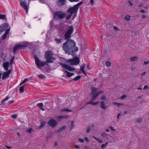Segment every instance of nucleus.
<instances>
[{
    "label": "nucleus",
    "instance_id": "1",
    "mask_svg": "<svg viewBox=\"0 0 149 149\" xmlns=\"http://www.w3.org/2000/svg\"><path fill=\"white\" fill-rule=\"evenodd\" d=\"M75 41L69 39L67 40L63 44L62 48L65 53L70 55L74 52H76L78 50L79 48L77 47H75Z\"/></svg>",
    "mask_w": 149,
    "mask_h": 149
},
{
    "label": "nucleus",
    "instance_id": "2",
    "mask_svg": "<svg viewBox=\"0 0 149 149\" xmlns=\"http://www.w3.org/2000/svg\"><path fill=\"white\" fill-rule=\"evenodd\" d=\"M73 32V27L71 25L69 27L67 30L64 33L63 38L65 40H68L72 37V34Z\"/></svg>",
    "mask_w": 149,
    "mask_h": 149
},
{
    "label": "nucleus",
    "instance_id": "3",
    "mask_svg": "<svg viewBox=\"0 0 149 149\" xmlns=\"http://www.w3.org/2000/svg\"><path fill=\"white\" fill-rule=\"evenodd\" d=\"M65 15V13L62 11H57L54 14V18L56 20L61 19H63Z\"/></svg>",
    "mask_w": 149,
    "mask_h": 149
},
{
    "label": "nucleus",
    "instance_id": "4",
    "mask_svg": "<svg viewBox=\"0 0 149 149\" xmlns=\"http://www.w3.org/2000/svg\"><path fill=\"white\" fill-rule=\"evenodd\" d=\"M52 54L49 51H47L46 52L45 57L46 59V62L49 63L52 62L53 61V58H52Z\"/></svg>",
    "mask_w": 149,
    "mask_h": 149
},
{
    "label": "nucleus",
    "instance_id": "5",
    "mask_svg": "<svg viewBox=\"0 0 149 149\" xmlns=\"http://www.w3.org/2000/svg\"><path fill=\"white\" fill-rule=\"evenodd\" d=\"M34 59L36 64L38 68L44 66L46 64L45 62L40 60L36 55L34 56Z\"/></svg>",
    "mask_w": 149,
    "mask_h": 149
},
{
    "label": "nucleus",
    "instance_id": "6",
    "mask_svg": "<svg viewBox=\"0 0 149 149\" xmlns=\"http://www.w3.org/2000/svg\"><path fill=\"white\" fill-rule=\"evenodd\" d=\"M104 91H100L96 92L91 97V100L89 101L88 103L86 104V105L87 104H91L92 105L93 103V101L98 96L99 94L103 93Z\"/></svg>",
    "mask_w": 149,
    "mask_h": 149
},
{
    "label": "nucleus",
    "instance_id": "7",
    "mask_svg": "<svg viewBox=\"0 0 149 149\" xmlns=\"http://www.w3.org/2000/svg\"><path fill=\"white\" fill-rule=\"evenodd\" d=\"M79 7L77 5H74L73 7H71L69 8L67 10L68 13L72 15L74 13H76L78 11Z\"/></svg>",
    "mask_w": 149,
    "mask_h": 149
},
{
    "label": "nucleus",
    "instance_id": "8",
    "mask_svg": "<svg viewBox=\"0 0 149 149\" xmlns=\"http://www.w3.org/2000/svg\"><path fill=\"white\" fill-rule=\"evenodd\" d=\"M20 4L21 6L24 9L26 13H27L28 12V7L26 1L25 0H21Z\"/></svg>",
    "mask_w": 149,
    "mask_h": 149
},
{
    "label": "nucleus",
    "instance_id": "9",
    "mask_svg": "<svg viewBox=\"0 0 149 149\" xmlns=\"http://www.w3.org/2000/svg\"><path fill=\"white\" fill-rule=\"evenodd\" d=\"M12 72V70H10L7 72H5L3 73L2 79H4L9 77L10 74Z\"/></svg>",
    "mask_w": 149,
    "mask_h": 149
},
{
    "label": "nucleus",
    "instance_id": "10",
    "mask_svg": "<svg viewBox=\"0 0 149 149\" xmlns=\"http://www.w3.org/2000/svg\"><path fill=\"white\" fill-rule=\"evenodd\" d=\"M25 47L24 45H22L19 44L16 45L13 48V52L14 53H15L20 49Z\"/></svg>",
    "mask_w": 149,
    "mask_h": 149
},
{
    "label": "nucleus",
    "instance_id": "11",
    "mask_svg": "<svg viewBox=\"0 0 149 149\" xmlns=\"http://www.w3.org/2000/svg\"><path fill=\"white\" fill-rule=\"evenodd\" d=\"M79 58L77 57L70 60V64L72 65H77L79 63Z\"/></svg>",
    "mask_w": 149,
    "mask_h": 149
},
{
    "label": "nucleus",
    "instance_id": "12",
    "mask_svg": "<svg viewBox=\"0 0 149 149\" xmlns=\"http://www.w3.org/2000/svg\"><path fill=\"white\" fill-rule=\"evenodd\" d=\"M48 124L50 126L52 127H54L56 125L57 123L54 119H51L48 122Z\"/></svg>",
    "mask_w": 149,
    "mask_h": 149
},
{
    "label": "nucleus",
    "instance_id": "13",
    "mask_svg": "<svg viewBox=\"0 0 149 149\" xmlns=\"http://www.w3.org/2000/svg\"><path fill=\"white\" fill-rule=\"evenodd\" d=\"M9 62L8 61L4 62L3 63V66L5 70L6 71H8V68L9 67Z\"/></svg>",
    "mask_w": 149,
    "mask_h": 149
},
{
    "label": "nucleus",
    "instance_id": "14",
    "mask_svg": "<svg viewBox=\"0 0 149 149\" xmlns=\"http://www.w3.org/2000/svg\"><path fill=\"white\" fill-rule=\"evenodd\" d=\"M66 0H58V5L61 6L64 5L66 3Z\"/></svg>",
    "mask_w": 149,
    "mask_h": 149
},
{
    "label": "nucleus",
    "instance_id": "15",
    "mask_svg": "<svg viewBox=\"0 0 149 149\" xmlns=\"http://www.w3.org/2000/svg\"><path fill=\"white\" fill-rule=\"evenodd\" d=\"M68 116H60L56 117L57 120L60 121L62 119H66L68 118Z\"/></svg>",
    "mask_w": 149,
    "mask_h": 149
},
{
    "label": "nucleus",
    "instance_id": "16",
    "mask_svg": "<svg viewBox=\"0 0 149 149\" xmlns=\"http://www.w3.org/2000/svg\"><path fill=\"white\" fill-rule=\"evenodd\" d=\"M85 64H82L80 67V70L83 72V73L86 75V74L84 70V69L85 68Z\"/></svg>",
    "mask_w": 149,
    "mask_h": 149
},
{
    "label": "nucleus",
    "instance_id": "17",
    "mask_svg": "<svg viewBox=\"0 0 149 149\" xmlns=\"http://www.w3.org/2000/svg\"><path fill=\"white\" fill-rule=\"evenodd\" d=\"M26 89L25 85H24L19 87V91L21 93H23L24 91Z\"/></svg>",
    "mask_w": 149,
    "mask_h": 149
},
{
    "label": "nucleus",
    "instance_id": "18",
    "mask_svg": "<svg viewBox=\"0 0 149 149\" xmlns=\"http://www.w3.org/2000/svg\"><path fill=\"white\" fill-rule=\"evenodd\" d=\"M101 107V108L105 109L107 106L106 105L104 102L103 101H101L100 102Z\"/></svg>",
    "mask_w": 149,
    "mask_h": 149
},
{
    "label": "nucleus",
    "instance_id": "19",
    "mask_svg": "<svg viewBox=\"0 0 149 149\" xmlns=\"http://www.w3.org/2000/svg\"><path fill=\"white\" fill-rule=\"evenodd\" d=\"M65 67L67 70L70 71H72L75 70V68L67 65H66Z\"/></svg>",
    "mask_w": 149,
    "mask_h": 149
},
{
    "label": "nucleus",
    "instance_id": "20",
    "mask_svg": "<svg viewBox=\"0 0 149 149\" xmlns=\"http://www.w3.org/2000/svg\"><path fill=\"white\" fill-rule=\"evenodd\" d=\"M65 75L68 77H70L73 75L74 74V73L70 72L67 70L65 71Z\"/></svg>",
    "mask_w": 149,
    "mask_h": 149
},
{
    "label": "nucleus",
    "instance_id": "21",
    "mask_svg": "<svg viewBox=\"0 0 149 149\" xmlns=\"http://www.w3.org/2000/svg\"><path fill=\"white\" fill-rule=\"evenodd\" d=\"M98 89L94 87H92L91 88V95H92L93 94L97 91Z\"/></svg>",
    "mask_w": 149,
    "mask_h": 149
},
{
    "label": "nucleus",
    "instance_id": "22",
    "mask_svg": "<svg viewBox=\"0 0 149 149\" xmlns=\"http://www.w3.org/2000/svg\"><path fill=\"white\" fill-rule=\"evenodd\" d=\"M43 103H38L37 104V106L41 109L42 111H44V109L43 108Z\"/></svg>",
    "mask_w": 149,
    "mask_h": 149
},
{
    "label": "nucleus",
    "instance_id": "23",
    "mask_svg": "<svg viewBox=\"0 0 149 149\" xmlns=\"http://www.w3.org/2000/svg\"><path fill=\"white\" fill-rule=\"evenodd\" d=\"M72 111V110H70L68 108H64L63 109H61L60 110V112L61 113L65 111H67V112H71Z\"/></svg>",
    "mask_w": 149,
    "mask_h": 149
},
{
    "label": "nucleus",
    "instance_id": "24",
    "mask_svg": "<svg viewBox=\"0 0 149 149\" xmlns=\"http://www.w3.org/2000/svg\"><path fill=\"white\" fill-rule=\"evenodd\" d=\"M55 40L58 44L61 43L62 42V39L60 38L58 39L57 38H55Z\"/></svg>",
    "mask_w": 149,
    "mask_h": 149
},
{
    "label": "nucleus",
    "instance_id": "25",
    "mask_svg": "<svg viewBox=\"0 0 149 149\" xmlns=\"http://www.w3.org/2000/svg\"><path fill=\"white\" fill-rule=\"evenodd\" d=\"M37 77L41 79H44L45 78V76L42 74L38 75Z\"/></svg>",
    "mask_w": 149,
    "mask_h": 149
},
{
    "label": "nucleus",
    "instance_id": "26",
    "mask_svg": "<svg viewBox=\"0 0 149 149\" xmlns=\"http://www.w3.org/2000/svg\"><path fill=\"white\" fill-rule=\"evenodd\" d=\"M66 128V126L65 125H63L61 126L58 130V132H60L61 131L65 129Z\"/></svg>",
    "mask_w": 149,
    "mask_h": 149
},
{
    "label": "nucleus",
    "instance_id": "27",
    "mask_svg": "<svg viewBox=\"0 0 149 149\" xmlns=\"http://www.w3.org/2000/svg\"><path fill=\"white\" fill-rule=\"evenodd\" d=\"M15 57L13 56L12 57V58L10 59L9 61H10V63H9V64L10 65H12L13 63V62L14 61V59H15Z\"/></svg>",
    "mask_w": 149,
    "mask_h": 149
},
{
    "label": "nucleus",
    "instance_id": "28",
    "mask_svg": "<svg viewBox=\"0 0 149 149\" xmlns=\"http://www.w3.org/2000/svg\"><path fill=\"white\" fill-rule=\"evenodd\" d=\"M81 77V76L80 75H78L74 77L73 79V80L75 81H77L79 80V79H80Z\"/></svg>",
    "mask_w": 149,
    "mask_h": 149
},
{
    "label": "nucleus",
    "instance_id": "29",
    "mask_svg": "<svg viewBox=\"0 0 149 149\" xmlns=\"http://www.w3.org/2000/svg\"><path fill=\"white\" fill-rule=\"evenodd\" d=\"M46 124V123L45 121H41L40 123V128L44 126Z\"/></svg>",
    "mask_w": 149,
    "mask_h": 149
},
{
    "label": "nucleus",
    "instance_id": "30",
    "mask_svg": "<svg viewBox=\"0 0 149 149\" xmlns=\"http://www.w3.org/2000/svg\"><path fill=\"white\" fill-rule=\"evenodd\" d=\"M108 143V142H106L105 143H103L101 145V148L103 149L105 148L107 146Z\"/></svg>",
    "mask_w": 149,
    "mask_h": 149
},
{
    "label": "nucleus",
    "instance_id": "31",
    "mask_svg": "<svg viewBox=\"0 0 149 149\" xmlns=\"http://www.w3.org/2000/svg\"><path fill=\"white\" fill-rule=\"evenodd\" d=\"M9 98V97L8 96H7L6 98H5L4 99L2 100L1 101V103H3L4 102L7 101L8 100Z\"/></svg>",
    "mask_w": 149,
    "mask_h": 149
},
{
    "label": "nucleus",
    "instance_id": "32",
    "mask_svg": "<svg viewBox=\"0 0 149 149\" xmlns=\"http://www.w3.org/2000/svg\"><path fill=\"white\" fill-rule=\"evenodd\" d=\"M137 59V57L136 56H134L131 58L130 59L131 61H134Z\"/></svg>",
    "mask_w": 149,
    "mask_h": 149
},
{
    "label": "nucleus",
    "instance_id": "33",
    "mask_svg": "<svg viewBox=\"0 0 149 149\" xmlns=\"http://www.w3.org/2000/svg\"><path fill=\"white\" fill-rule=\"evenodd\" d=\"M29 79H25L20 84H24L29 80Z\"/></svg>",
    "mask_w": 149,
    "mask_h": 149
},
{
    "label": "nucleus",
    "instance_id": "34",
    "mask_svg": "<svg viewBox=\"0 0 149 149\" xmlns=\"http://www.w3.org/2000/svg\"><path fill=\"white\" fill-rule=\"evenodd\" d=\"M7 35V34H6L5 33H4L3 35L2 36L1 39L2 40H4V39H5L6 38Z\"/></svg>",
    "mask_w": 149,
    "mask_h": 149
},
{
    "label": "nucleus",
    "instance_id": "35",
    "mask_svg": "<svg viewBox=\"0 0 149 149\" xmlns=\"http://www.w3.org/2000/svg\"><path fill=\"white\" fill-rule=\"evenodd\" d=\"M106 64L108 66H111V63L110 62L108 61H106Z\"/></svg>",
    "mask_w": 149,
    "mask_h": 149
},
{
    "label": "nucleus",
    "instance_id": "36",
    "mask_svg": "<svg viewBox=\"0 0 149 149\" xmlns=\"http://www.w3.org/2000/svg\"><path fill=\"white\" fill-rule=\"evenodd\" d=\"M72 15L70 14V13L69 15H68L66 17V20H68L69 19H70Z\"/></svg>",
    "mask_w": 149,
    "mask_h": 149
},
{
    "label": "nucleus",
    "instance_id": "37",
    "mask_svg": "<svg viewBox=\"0 0 149 149\" xmlns=\"http://www.w3.org/2000/svg\"><path fill=\"white\" fill-rule=\"evenodd\" d=\"M130 18V17L129 15H126L125 17V19L127 20H129Z\"/></svg>",
    "mask_w": 149,
    "mask_h": 149
},
{
    "label": "nucleus",
    "instance_id": "38",
    "mask_svg": "<svg viewBox=\"0 0 149 149\" xmlns=\"http://www.w3.org/2000/svg\"><path fill=\"white\" fill-rule=\"evenodd\" d=\"M14 102V101L13 100H11L10 101H9L8 102L7 104V105L8 106H9L11 104L13 103Z\"/></svg>",
    "mask_w": 149,
    "mask_h": 149
},
{
    "label": "nucleus",
    "instance_id": "39",
    "mask_svg": "<svg viewBox=\"0 0 149 149\" xmlns=\"http://www.w3.org/2000/svg\"><path fill=\"white\" fill-rule=\"evenodd\" d=\"M17 117V114L12 115L11 116V117L13 118H15Z\"/></svg>",
    "mask_w": 149,
    "mask_h": 149
},
{
    "label": "nucleus",
    "instance_id": "40",
    "mask_svg": "<svg viewBox=\"0 0 149 149\" xmlns=\"http://www.w3.org/2000/svg\"><path fill=\"white\" fill-rule=\"evenodd\" d=\"M10 31V28H9L7 30H6L5 31L4 33H5L7 35L9 33Z\"/></svg>",
    "mask_w": 149,
    "mask_h": 149
},
{
    "label": "nucleus",
    "instance_id": "41",
    "mask_svg": "<svg viewBox=\"0 0 149 149\" xmlns=\"http://www.w3.org/2000/svg\"><path fill=\"white\" fill-rule=\"evenodd\" d=\"M99 103V102L97 101L95 102H93L92 103V105H96L98 104Z\"/></svg>",
    "mask_w": 149,
    "mask_h": 149
},
{
    "label": "nucleus",
    "instance_id": "42",
    "mask_svg": "<svg viewBox=\"0 0 149 149\" xmlns=\"http://www.w3.org/2000/svg\"><path fill=\"white\" fill-rule=\"evenodd\" d=\"M32 130V128H30L29 129L27 130V132L28 133H31Z\"/></svg>",
    "mask_w": 149,
    "mask_h": 149
},
{
    "label": "nucleus",
    "instance_id": "43",
    "mask_svg": "<svg viewBox=\"0 0 149 149\" xmlns=\"http://www.w3.org/2000/svg\"><path fill=\"white\" fill-rule=\"evenodd\" d=\"M106 98V97L104 95L102 96L101 97V99L102 100H104Z\"/></svg>",
    "mask_w": 149,
    "mask_h": 149
},
{
    "label": "nucleus",
    "instance_id": "44",
    "mask_svg": "<svg viewBox=\"0 0 149 149\" xmlns=\"http://www.w3.org/2000/svg\"><path fill=\"white\" fill-rule=\"evenodd\" d=\"M70 2H77L79 1V0H68Z\"/></svg>",
    "mask_w": 149,
    "mask_h": 149
},
{
    "label": "nucleus",
    "instance_id": "45",
    "mask_svg": "<svg viewBox=\"0 0 149 149\" xmlns=\"http://www.w3.org/2000/svg\"><path fill=\"white\" fill-rule=\"evenodd\" d=\"M79 140L81 142H83L84 141V140L83 139L79 138Z\"/></svg>",
    "mask_w": 149,
    "mask_h": 149
},
{
    "label": "nucleus",
    "instance_id": "46",
    "mask_svg": "<svg viewBox=\"0 0 149 149\" xmlns=\"http://www.w3.org/2000/svg\"><path fill=\"white\" fill-rule=\"evenodd\" d=\"M149 63V61H144L143 62V64L144 65H146Z\"/></svg>",
    "mask_w": 149,
    "mask_h": 149
},
{
    "label": "nucleus",
    "instance_id": "47",
    "mask_svg": "<svg viewBox=\"0 0 149 149\" xmlns=\"http://www.w3.org/2000/svg\"><path fill=\"white\" fill-rule=\"evenodd\" d=\"M107 135V134L105 133H102V136H103V137H104L105 136H106Z\"/></svg>",
    "mask_w": 149,
    "mask_h": 149
},
{
    "label": "nucleus",
    "instance_id": "48",
    "mask_svg": "<svg viewBox=\"0 0 149 149\" xmlns=\"http://www.w3.org/2000/svg\"><path fill=\"white\" fill-rule=\"evenodd\" d=\"M84 139H85V141H86L87 142H88L89 141L87 137H86L84 138Z\"/></svg>",
    "mask_w": 149,
    "mask_h": 149
},
{
    "label": "nucleus",
    "instance_id": "49",
    "mask_svg": "<svg viewBox=\"0 0 149 149\" xmlns=\"http://www.w3.org/2000/svg\"><path fill=\"white\" fill-rule=\"evenodd\" d=\"M126 97V96L125 95H124L121 97V99H123Z\"/></svg>",
    "mask_w": 149,
    "mask_h": 149
},
{
    "label": "nucleus",
    "instance_id": "50",
    "mask_svg": "<svg viewBox=\"0 0 149 149\" xmlns=\"http://www.w3.org/2000/svg\"><path fill=\"white\" fill-rule=\"evenodd\" d=\"M90 127H89L88 128L86 132L87 133H88L89 132V131L90 130Z\"/></svg>",
    "mask_w": 149,
    "mask_h": 149
},
{
    "label": "nucleus",
    "instance_id": "51",
    "mask_svg": "<svg viewBox=\"0 0 149 149\" xmlns=\"http://www.w3.org/2000/svg\"><path fill=\"white\" fill-rule=\"evenodd\" d=\"M90 3L91 5H93L94 3V1L93 0H90Z\"/></svg>",
    "mask_w": 149,
    "mask_h": 149
},
{
    "label": "nucleus",
    "instance_id": "52",
    "mask_svg": "<svg viewBox=\"0 0 149 149\" xmlns=\"http://www.w3.org/2000/svg\"><path fill=\"white\" fill-rule=\"evenodd\" d=\"M148 87L147 86V85H145L144 86L143 88V89H148Z\"/></svg>",
    "mask_w": 149,
    "mask_h": 149
},
{
    "label": "nucleus",
    "instance_id": "53",
    "mask_svg": "<svg viewBox=\"0 0 149 149\" xmlns=\"http://www.w3.org/2000/svg\"><path fill=\"white\" fill-rule=\"evenodd\" d=\"M122 105H123V104H122L118 103L117 104V106L118 107Z\"/></svg>",
    "mask_w": 149,
    "mask_h": 149
},
{
    "label": "nucleus",
    "instance_id": "54",
    "mask_svg": "<svg viewBox=\"0 0 149 149\" xmlns=\"http://www.w3.org/2000/svg\"><path fill=\"white\" fill-rule=\"evenodd\" d=\"M97 141H98V142L100 143H101L102 142V140H100L99 139H98V140H97Z\"/></svg>",
    "mask_w": 149,
    "mask_h": 149
},
{
    "label": "nucleus",
    "instance_id": "55",
    "mask_svg": "<svg viewBox=\"0 0 149 149\" xmlns=\"http://www.w3.org/2000/svg\"><path fill=\"white\" fill-rule=\"evenodd\" d=\"M128 3L131 6H132L133 5V4L130 1H129Z\"/></svg>",
    "mask_w": 149,
    "mask_h": 149
},
{
    "label": "nucleus",
    "instance_id": "56",
    "mask_svg": "<svg viewBox=\"0 0 149 149\" xmlns=\"http://www.w3.org/2000/svg\"><path fill=\"white\" fill-rule=\"evenodd\" d=\"M82 3V2H80L78 4H76V5H77L78 7H79V6L80 5H81Z\"/></svg>",
    "mask_w": 149,
    "mask_h": 149
},
{
    "label": "nucleus",
    "instance_id": "57",
    "mask_svg": "<svg viewBox=\"0 0 149 149\" xmlns=\"http://www.w3.org/2000/svg\"><path fill=\"white\" fill-rule=\"evenodd\" d=\"M110 129L113 131H115L116 130H115L112 127H110Z\"/></svg>",
    "mask_w": 149,
    "mask_h": 149
},
{
    "label": "nucleus",
    "instance_id": "58",
    "mask_svg": "<svg viewBox=\"0 0 149 149\" xmlns=\"http://www.w3.org/2000/svg\"><path fill=\"white\" fill-rule=\"evenodd\" d=\"M90 65L89 64H88L86 66V67L88 68V70H90L89 68Z\"/></svg>",
    "mask_w": 149,
    "mask_h": 149
},
{
    "label": "nucleus",
    "instance_id": "59",
    "mask_svg": "<svg viewBox=\"0 0 149 149\" xmlns=\"http://www.w3.org/2000/svg\"><path fill=\"white\" fill-rule=\"evenodd\" d=\"M146 74V72H144L143 73H141V76H142L143 75H144L145 74Z\"/></svg>",
    "mask_w": 149,
    "mask_h": 149
},
{
    "label": "nucleus",
    "instance_id": "60",
    "mask_svg": "<svg viewBox=\"0 0 149 149\" xmlns=\"http://www.w3.org/2000/svg\"><path fill=\"white\" fill-rule=\"evenodd\" d=\"M74 148H79V147L77 145H76L74 146Z\"/></svg>",
    "mask_w": 149,
    "mask_h": 149
},
{
    "label": "nucleus",
    "instance_id": "61",
    "mask_svg": "<svg viewBox=\"0 0 149 149\" xmlns=\"http://www.w3.org/2000/svg\"><path fill=\"white\" fill-rule=\"evenodd\" d=\"M120 113H119L118 114L117 117V118L118 119L120 117Z\"/></svg>",
    "mask_w": 149,
    "mask_h": 149
},
{
    "label": "nucleus",
    "instance_id": "62",
    "mask_svg": "<svg viewBox=\"0 0 149 149\" xmlns=\"http://www.w3.org/2000/svg\"><path fill=\"white\" fill-rule=\"evenodd\" d=\"M84 147L85 148H86V149H88L89 148V147L87 146H85Z\"/></svg>",
    "mask_w": 149,
    "mask_h": 149
},
{
    "label": "nucleus",
    "instance_id": "63",
    "mask_svg": "<svg viewBox=\"0 0 149 149\" xmlns=\"http://www.w3.org/2000/svg\"><path fill=\"white\" fill-rule=\"evenodd\" d=\"M140 12L142 13H144L145 12V11L143 10L142 9L140 10Z\"/></svg>",
    "mask_w": 149,
    "mask_h": 149
},
{
    "label": "nucleus",
    "instance_id": "64",
    "mask_svg": "<svg viewBox=\"0 0 149 149\" xmlns=\"http://www.w3.org/2000/svg\"><path fill=\"white\" fill-rule=\"evenodd\" d=\"M93 139H95L97 140H98V139L97 138L95 137V136H93Z\"/></svg>",
    "mask_w": 149,
    "mask_h": 149
}]
</instances>
